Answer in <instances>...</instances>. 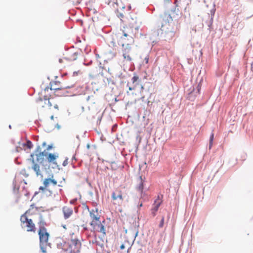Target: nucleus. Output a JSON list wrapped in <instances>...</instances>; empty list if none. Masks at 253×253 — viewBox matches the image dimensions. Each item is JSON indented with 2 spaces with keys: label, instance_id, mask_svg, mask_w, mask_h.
<instances>
[{
  "label": "nucleus",
  "instance_id": "obj_1",
  "mask_svg": "<svg viewBox=\"0 0 253 253\" xmlns=\"http://www.w3.org/2000/svg\"><path fill=\"white\" fill-rule=\"evenodd\" d=\"M118 35L120 38L118 42L119 44L123 47V56L126 61H130L131 60V48L129 45L134 42L133 29L129 26H126L123 30H121Z\"/></svg>",
  "mask_w": 253,
  "mask_h": 253
},
{
  "label": "nucleus",
  "instance_id": "obj_2",
  "mask_svg": "<svg viewBox=\"0 0 253 253\" xmlns=\"http://www.w3.org/2000/svg\"><path fill=\"white\" fill-rule=\"evenodd\" d=\"M37 210V208L31 205V208L21 215L20 221L21 226L23 229L27 232H36L37 229L35 224L31 219L28 218L27 214L32 215Z\"/></svg>",
  "mask_w": 253,
  "mask_h": 253
},
{
  "label": "nucleus",
  "instance_id": "obj_3",
  "mask_svg": "<svg viewBox=\"0 0 253 253\" xmlns=\"http://www.w3.org/2000/svg\"><path fill=\"white\" fill-rule=\"evenodd\" d=\"M172 18L170 14L164 13L160 16V21L161 23L160 30L162 34H171V37L173 36L175 31L172 26Z\"/></svg>",
  "mask_w": 253,
  "mask_h": 253
},
{
  "label": "nucleus",
  "instance_id": "obj_4",
  "mask_svg": "<svg viewBox=\"0 0 253 253\" xmlns=\"http://www.w3.org/2000/svg\"><path fill=\"white\" fill-rule=\"evenodd\" d=\"M81 248V240L73 233L68 243V247L64 250L65 251H68L69 253H80Z\"/></svg>",
  "mask_w": 253,
  "mask_h": 253
},
{
  "label": "nucleus",
  "instance_id": "obj_5",
  "mask_svg": "<svg viewBox=\"0 0 253 253\" xmlns=\"http://www.w3.org/2000/svg\"><path fill=\"white\" fill-rule=\"evenodd\" d=\"M108 4L115 11L118 17L123 18L125 17V7L121 1L119 2L118 0H109Z\"/></svg>",
  "mask_w": 253,
  "mask_h": 253
},
{
  "label": "nucleus",
  "instance_id": "obj_6",
  "mask_svg": "<svg viewBox=\"0 0 253 253\" xmlns=\"http://www.w3.org/2000/svg\"><path fill=\"white\" fill-rule=\"evenodd\" d=\"M74 86L51 87L54 90L55 95L59 97L73 96L76 94Z\"/></svg>",
  "mask_w": 253,
  "mask_h": 253
},
{
  "label": "nucleus",
  "instance_id": "obj_7",
  "mask_svg": "<svg viewBox=\"0 0 253 253\" xmlns=\"http://www.w3.org/2000/svg\"><path fill=\"white\" fill-rule=\"evenodd\" d=\"M45 157L47 162L49 164L57 165L55 160L58 157V155L52 153H48L45 151L36 155L37 161L39 163H42L43 161V157Z\"/></svg>",
  "mask_w": 253,
  "mask_h": 253
},
{
  "label": "nucleus",
  "instance_id": "obj_8",
  "mask_svg": "<svg viewBox=\"0 0 253 253\" xmlns=\"http://www.w3.org/2000/svg\"><path fill=\"white\" fill-rule=\"evenodd\" d=\"M44 224L45 223L42 221H41L39 223L38 234L39 236L40 244L47 245L49 235L47 232L46 228L44 227Z\"/></svg>",
  "mask_w": 253,
  "mask_h": 253
},
{
  "label": "nucleus",
  "instance_id": "obj_9",
  "mask_svg": "<svg viewBox=\"0 0 253 253\" xmlns=\"http://www.w3.org/2000/svg\"><path fill=\"white\" fill-rule=\"evenodd\" d=\"M111 198L113 205L120 206L124 202L125 196L121 189L117 188L112 192Z\"/></svg>",
  "mask_w": 253,
  "mask_h": 253
},
{
  "label": "nucleus",
  "instance_id": "obj_10",
  "mask_svg": "<svg viewBox=\"0 0 253 253\" xmlns=\"http://www.w3.org/2000/svg\"><path fill=\"white\" fill-rule=\"evenodd\" d=\"M90 225L92 227L94 231L101 233L103 236L106 235V230L104 225L100 221V219L91 221Z\"/></svg>",
  "mask_w": 253,
  "mask_h": 253
},
{
  "label": "nucleus",
  "instance_id": "obj_11",
  "mask_svg": "<svg viewBox=\"0 0 253 253\" xmlns=\"http://www.w3.org/2000/svg\"><path fill=\"white\" fill-rule=\"evenodd\" d=\"M36 103L38 107L43 108L47 107L51 109L52 107V103L46 96L39 97L36 99Z\"/></svg>",
  "mask_w": 253,
  "mask_h": 253
},
{
  "label": "nucleus",
  "instance_id": "obj_12",
  "mask_svg": "<svg viewBox=\"0 0 253 253\" xmlns=\"http://www.w3.org/2000/svg\"><path fill=\"white\" fill-rule=\"evenodd\" d=\"M43 187L41 186L39 188L40 190L44 191L45 189H47L50 184L55 186L57 184V181L53 178V176L52 175L51 177L45 178L43 181Z\"/></svg>",
  "mask_w": 253,
  "mask_h": 253
},
{
  "label": "nucleus",
  "instance_id": "obj_13",
  "mask_svg": "<svg viewBox=\"0 0 253 253\" xmlns=\"http://www.w3.org/2000/svg\"><path fill=\"white\" fill-rule=\"evenodd\" d=\"M139 79V77L135 74L131 78V83L128 82L127 84V86L128 87L129 90H135L136 85L138 84Z\"/></svg>",
  "mask_w": 253,
  "mask_h": 253
},
{
  "label": "nucleus",
  "instance_id": "obj_14",
  "mask_svg": "<svg viewBox=\"0 0 253 253\" xmlns=\"http://www.w3.org/2000/svg\"><path fill=\"white\" fill-rule=\"evenodd\" d=\"M78 58V54L76 52L73 50L68 51L64 57V59L68 61H73Z\"/></svg>",
  "mask_w": 253,
  "mask_h": 253
},
{
  "label": "nucleus",
  "instance_id": "obj_15",
  "mask_svg": "<svg viewBox=\"0 0 253 253\" xmlns=\"http://www.w3.org/2000/svg\"><path fill=\"white\" fill-rule=\"evenodd\" d=\"M89 212L91 221L100 219V215H99L97 209H93L91 211H89Z\"/></svg>",
  "mask_w": 253,
  "mask_h": 253
},
{
  "label": "nucleus",
  "instance_id": "obj_16",
  "mask_svg": "<svg viewBox=\"0 0 253 253\" xmlns=\"http://www.w3.org/2000/svg\"><path fill=\"white\" fill-rule=\"evenodd\" d=\"M62 211L65 219H67L70 217L73 213V209L67 206H65L63 208Z\"/></svg>",
  "mask_w": 253,
  "mask_h": 253
},
{
  "label": "nucleus",
  "instance_id": "obj_17",
  "mask_svg": "<svg viewBox=\"0 0 253 253\" xmlns=\"http://www.w3.org/2000/svg\"><path fill=\"white\" fill-rule=\"evenodd\" d=\"M162 203V201L159 198L156 199L153 204V207L152 209V213L153 215L154 216L156 215V213L159 209L160 205Z\"/></svg>",
  "mask_w": 253,
  "mask_h": 253
},
{
  "label": "nucleus",
  "instance_id": "obj_18",
  "mask_svg": "<svg viewBox=\"0 0 253 253\" xmlns=\"http://www.w3.org/2000/svg\"><path fill=\"white\" fill-rule=\"evenodd\" d=\"M31 157H32V162L33 163V166L32 167L33 169L36 172L37 175H38V176L41 175V171L40 169V166H39L38 164L35 163L34 158H33V155H31Z\"/></svg>",
  "mask_w": 253,
  "mask_h": 253
},
{
  "label": "nucleus",
  "instance_id": "obj_19",
  "mask_svg": "<svg viewBox=\"0 0 253 253\" xmlns=\"http://www.w3.org/2000/svg\"><path fill=\"white\" fill-rule=\"evenodd\" d=\"M131 94L134 97V101L135 102L138 101L139 100V97L141 96V98L143 99L144 98V96H142L141 94V91H138L137 92H132Z\"/></svg>",
  "mask_w": 253,
  "mask_h": 253
},
{
  "label": "nucleus",
  "instance_id": "obj_20",
  "mask_svg": "<svg viewBox=\"0 0 253 253\" xmlns=\"http://www.w3.org/2000/svg\"><path fill=\"white\" fill-rule=\"evenodd\" d=\"M87 105H89L95 103V98L93 95L88 96L86 99Z\"/></svg>",
  "mask_w": 253,
  "mask_h": 253
},
{
  "label": "nucleus",
  "instance_id": "obj_21",
  "mask_svg": "<svg viewBox=\"0 0 253 253\" xmlns=\"http://www.w3.org/2000/svg\"><path fill=\"white\" fill-rule=\"evenodd\" d=\"M139 178L140 179V182L137 188V190L140 192V193H142L143 187H144L143 182L142 181V177L140 176Z\"/></svg>",
  "mask_w": 253,
  "mask_h": 253
},
{
  "label": "nucleus",
  "instance_id": "obj_22",
  "mask_svg": "<svg viewBox=\"0 0 253 253\" xmlns=\"http://www.w3.org/2000/svg\"><path fill=\"white\" fill-rule=\"evenodd\" d=\"M45 246H46V245L40 244V248L42 253H46V250L45 247H44Z\"/></svg>",
  "mask_w": 253,
  "mask_h": 253
},
{
  "label": "nucleus",
  "instance_id": "obj_23",
  "mask_svg": "<svg viewBox=\"0 0 253 253\" xmlns=\"http://www.w3.org/2000/svg\"><path fill=\"white\" fill-rule=\"evenodd\" d=\"M213 137H214V134H213V133H212L210 136V146H209L210 148H211V147L212 146Z\"/></svg>",
  "mask_w": 253,
  "mask_h": 253
},
{
  "label": "nucleus",
  "instance_id": "obj_24",
  "mask_svg": "<svg viewBox=\"0 0 253 253\" xmlns=\"http://www.w3.org/2000/svg\"><path fill=\"white\" fill-rule=\"evenodd\" d=\"M164 220H165V218L164 217H162V219H161V220L160 221V223L159 225V227L160 228H162L163 226H164Z\"/></svg>",
  "mask_w": 253,
  "mask_h": 253
},
{
  "label": "nucleus",
  "instance_id": "obj_25",
  "mask_svg": "<svg viewBox=\"0 0 253 253\" xmlns=\"http://www.w3.org/2000/svg\"><path fill=\"white\" fill-rule=\"evenodd\" d=\"M53 108L57 110H58V109H59L58 105L57 104H55L54 105Z\"/></svg>",
  "mask_w": 253,
  "mask_h": 253
},
{
  "label": "nucleus",
  "instance_id": "obj_26",
  "mask_svg": "<svg viewBox=\"0 0 253 253\" xmlns=\"http://www.w3.org/2000/svg\"><path fill=\"white\" fill-rule=\"evenodd\" d=\"M67 164H68V162H67V159H66V160H65L64 161V162H63V165L64 166H66L67 165Z\"/></svg>",
  "mask_w": 253,
  "mask_h": 253
},
{
  "label": "nucleus",
  "instance_id": "obj_27",
  "mask_svg": "<svg viewBox=\"0 0 253 253\" xmlns=\"http://www.w3.org/2000/svg\"><path fill=\"white\" fill-rule=\"evenodd\" d=\"M64 60H65L64 59V57L63 59H60L59 60V62L60 63H63V62Z\"/></svg>",
  "mask_w": 253,
  "mask_h": 253
},
{
  "label": "nucleus",
  "instance_id": "obj_28",
  "mask_svg": "<svg viewBox=\"0 0 253 253\" xmlns=\"http://www.w3.org/2000/svg\"><path fill=\"white\" fill-rule=\"evenodd\" d=\"M31 145H32V143H31V142L30 141H29L28 142V147L31 148Z\"/></svg>",
  "mask_w": 253,
  "mask_h": 253
},
{
  "label": "nucleus",
  "instance_id": "obj_29",
  "mask_svg": "<svg viewBox=\"0 0 253 253\" xmlns=\"http://www.w3.org/2000/svg\"><path fill=\"white\" fill-rule=\"evenodd\" d=\"M125 245H123V244H122V245L120 246V248H121V250H123V249H125Z\"/></svg>",
  "mask_w": 253,
  "mask_h": 253
},
{
  "label": "nucleus",
  "instance_id": "obj_30",
  "mask_svg": "<svg viewBox=\"0 0 253 253\" xmlns=\"http://www.w3.org/2000/svg\"><path fill=\"white\" fill-rule=\"evenodd\" d=\"M141 90H143L144 89V86L143 85H141Z\"/></svg>",
  "mask_w": 253,
  "mask_h": 253
},
{
  "label": "nucleus",
  "instance_id": "obj_31",
  "mask_svg": "<svg viewBox=\"0 0 253 253\" xmlns=\"http://www.w3.org/2000/svg\"><path fill=\"white\" fill-rule=\"evenodd\" d=\"M51 148H52V146H48V147H47V150H49V149H51Z\"/></svg>",
  "mask_w": 253,
  "mask_h": 253
},
{
  "label": "nucleus",
  "instance_id": "obj_32",
  "mask_svg": "<svg viewBox=\"0 0 253 253\" xmlns=\"http://www.w3.org/2000/svg\"><path fill=\"white\" fill-rule=\"evenodd\" d=\"M145 60L146 61V63L148 62V58H145Z\"/></svg>",
  "mask_w": 253,
  "mask_h": 253
},
{
  "label": "nucleus",
  "instance_id": "obj_33",
  "mask_svg": "<svg viewBox=\"0 0 253 253\" xmlns=\"http://www.w3.org/2000/svg\"><path fill=\"white\" fill-rule=\"evenodd\" d=\"M142 206H143L142 203H141V204L139 205V207H142Z\"/></svg>",
  "mask_w": 253,
  "mask_h": 253
},
{
  "label": "nucleus",
  "instance_id": "obj_34",
  "mask_svg": "<svg viewBox=\"0 0 253 253\" xmlns=\"http://www.w3.org/2000/svg\"><path fill=\"white\" fill-rule=\"evenodd\" d=\"M51 119L52 120H53V116H51Z\"/></svg>",
  "mask_w": 253,
  "mask_h": 253
},
{
  "label": "nucleus",
  "instance_id": "obj_35",
  "mask_svg": "<svg viewBox=\"0 0 253 253\" xmlns=\"http://www.w3.org/2000/svg\"><path fill=\"white\" fill-rule=\"evenodd\" d=\"M84 229H85V230H86V229H87V228H86V227H84Z\"/></svg>",
  "mask_w": 253,
  "mask_h": 253
}]
</instances>
